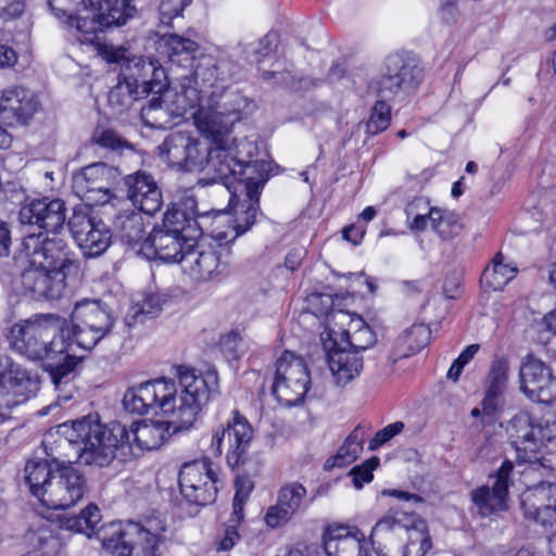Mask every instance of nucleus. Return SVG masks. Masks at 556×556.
Segmentation results:
<instances>
[{"label": "nucleus", "mask_w": 556, "mask_h": 556, "mask_svg": "<svg viewBox=\"0 0 556 556\" xmlns=\"http://www.w3.org/2000/svg\"><path fill=\"white\" fill-rule=\"evenodd\" d=\"M116 175L114 167L102 162L92 163L73 175L72 188L86 202L84 205H102L111 199V187Z\"/></svg>", "instance_id": "aec40b11"}, {"label": "nucleus", "mask_w": 556, "mask_h": 556, "mask_svg": "<svg viewBox=\"0 0 556 556\" xmlns=\"http://www.w3.org/2000/svg\"><path fill=\"white\" fill-rule=\"evenodd\" d=\"M239 540L240 535L238 533L237 527L229 526L226 528L224 536L217 543V551L228 552L237 544Z\"/></svg>", "instance_id": "0e129e2a"}, {"label": "nucleus", "mask_w": 556, "mask_h": 556, "mask_svg": "<svg viewBox=\"0 0 556 556\" xmlns=\"http://www.w3.org/2000/svg\"><path fill=\"white\" fill-rule=\"evenodd\" d=\"M178 384L170 379L150 380L126 390L124 408L132 414H162L170 417L174 432L191 428L203 407L218 393L215 370L197 374L179 367Z\"/></svg>", "instance_id": "f03ea898"}, {"label": "nucleus", "mask_w": 556, "mask_h": 556, "mask_svg": "<svg viewBox=\"0 0 556 556\" xmlns=\"http://www.w3.org/2000/svg\"><path fill=\"white\" fill-rule=\"evenodd\" d=\"M252 438L253 429L249 420L235 409L225 425L213 430L210 453L213 456H220L227 439V463L235 467L248 451Z\"/></svg>", "instance_id": "6ab92c4d"}, {"label": "nucleus", "mask_w": 556, "mask_h": 556, "mask_svg": "<svg viewBox=\"0 0 556 556\" xmlns=\"http://www.w3.org/2000/svg\"><path fill=\"white\" fill-rule=\"evenodd\" d=\"M509 361L506 356H495L488 374V387L482 401L483 409L492 413L496 409L498 399L504 394L508 383Z\"/></svg>", "instance_id": "4c0bfd02"}, {"label": "nucleus", "mask_w": 556, "mask_h": 556, "mask_svg": "<svg viewBox=\"0 0 556 556\" xmlns=\"http://www.w3.org/2000/svg\"><path fill=\"white\" fill-rule=\"evenodd\" d=\"M138 88L134 87V83H128L119 77L118 83L109 92L108 101L112 109L121 113L141 97H144Z\"/></svg>", "instance_id": "de8ad7c7"}, {"label": "nucleus", "mask_w": 556, "mask_h": 556, "mask_svg": "<svg viewBox=\"0 0 556 556\" xmlns=\"http://www.w3.org/2000/svg\"><path fill=\"white\" fill-rule=\"evenodd\" d=\"M174 117L177 116L167 110V104H164L161 93L157 97H153L149 104L141 110L143 123L151 128L169 127Z\"/></svg>", "instance_id": "37998d69"}, {"label": "nucleus", "mask_w": 556, "mask_h": 556, "mask_svg": "<svg viewBox=\"0 0 556 556\" xmlns=\"http://www.w3.org/2000/svg\"><path fill=\"white\" fill-rule=\"evenodd\" d=\"M392 99H382L376 101L371 109L369 119L366 124V130L370 135H377L386 130L391 122V106L388 101Z\"/></svg>", "instance_id": "603ef678"}, {"label": "nucleus", "mask_w": 556, "mask_h": 556, "mask_svg": "<svg viewBox=\"0 0 556 556\" xmlns=\"http://www.w3.org/2000/svg\"><path fill=\"white\" fill-rule=\"evenodd\" d=\"M230 64L226 61L217 62L212 55H200L191 79L202 88L212 99L220 96L225 90V83L230 78Z\"/></svg>", "instance_id": "c9c22d12"}, {"label": "nucleus", "mask_w": 556, "mask_h": 556, "mask_svg": "<svg viewBox=\"0 0 556 556\" xmlns=\"http://www.w3.org/2000/svg\"><path fill=\"white\" fill-rule=\"evenodd\" d=\"M514 465L504 460L493 476L492 485H482L471 492V500L482 517L504 511L508 508V492L513 483Z\"/></svg>", "instance_id": "b1692460"}, {"label": "nucleus", "mask_w": 556, "mask_h": 556, "mask_svg": "<svg viewBox=\"0 0 556 556\" xmlns=\"http://www.w3.org/2000/svg\"><path fill=\"white\" fill-rule=\"evenodd\" d=\"M233 108H217L208 102V105L201 106L192 112L197 128L212 139L210 147L227 146L229 151L239 144L236 138H231L229 132L232 125L242 117L241 110L247 106V100L237 94L233 97Z\"/></svg>", "instance_id": "4468645a"}, {"label": "nucleus", "mask_w": 556, "mask_h": 556, "mask_svg": "<svg viewBox=\"0 0 556 556\" xmlns=\"http://www.w3.org/2000/svg\"><path fill=\"white\" fill-rule=\"evenodd\" d=\"M92 141L99 147L116 153H121L125 149H131V144L116 130L111 128L96 129L92 136Z\"/></svg>", "instance_id": "864d4df0"}, {"label": "nucleus", "mask_w": 556, "mask_h": 556, "mask_svg": "<svg viewBox=\"0 0 556 556\" xmlns=\"http://www.w3.org/2000/svg\"><path fill=\"white\" fill-rule=\"evenodd\" d=\"M23 0H0V17L7 22L18 17L24 11Z\"/></svg>", "instance_id": "e2e57ef3"}, {"label": "nucleus", "mask_w": 556, "mask_h": 556, "mask_svg": "<svg viewBox=\"0 0 556 556\" xmlns=\"http://www.w3.org/2000/svg\"><path fill=\"white\" fill-rule=\"evenodd\" d=\"M125 186L128 199L140 212L153 215L162 207V192L151 175L144 172L128 175L125 177Z\"/></svg>", "instance_id": "72a5a7b5"}, {"label": "nucleus", "mask_w": 556, "mask_h": 556, "mask_svg": "<svg viewBox=\"0 0 556 556\" xmlns=\"http://www.w3.org/2000/svg\"><path fill=\"white\" fill-rule=\"evenodd\" d=\"M430 329L424 324H414L404 330L396 340L400 358L418 353L430 340Z\"/></svg>", "instance_id": "79ce46f5"}, {"label": "nucleus", "mask_w": 556, "mask_h": 556, "mask_svg": "<svg viewBox=\"0 0 556 556\" xmlns=\"http://www.w3.org/2000/svg\"><path fill=\"white\" fill-rule=\"evenodd\" d=\"M525 518L540 525L556 522V483L541 482L528 488L520 496Z\"/></svg>", "instance_id": "c756f323"}, {"label": "nucleus", "mask_w": 556, "mask_h": 556, "mask_svg": "<svg viewBox=\"0 0 556 556\" xmlns=\"http://www.w3.org/2000/svg\"><path fill=\"white\" fill-rule=\"evenodd\" d=\"M39 390V378L0 354V424L8 412L34 396Z\"/></svg>", "instance_id": "2eb2a0df"}, {"label": "nucleus", "mask_w": 556, "mask_h": 556, "mask_svg": "<svg viewBox=\"0 0 556 556\" xmlns=\"http://www.w3.org/2000/svg\"><path fill=\"white\" fill-rule=\"evenodd\" d=\"M71 324V328L65 326L67 341L90 351L111 331L113 319L101 301L84 299L75 304Z\"/></svg>", "instance_id": "1a4fd4ad"}, {"label": "nucleus", "mask_w": 556, "mask_h": 556, "mask_svg": "<svg viewBox=\"0 0 556 556\" xmlns=\"http://www.w3.org/2000/svg\"><path fill=\"white\" fill-rule=\"evenodd\" d=\"M101 519L102 516L98 506L89 504L80 514L66 518L64 527L67 530L83 533L90 538Z\"/></svg>", "instance_id": "49530a36"}, {"label": "nucleus", "mask_w": 556, "mask_h": 556, "mask_svg": "<svg viewBox=\"0 0 556 556\" xmlns=\"http://www.w3.org/2000/svg\"><path fill=\"white\" fill-rule=\"evenodd\" d=\"M11 243L10 229L5 222L0 219V256L9 254Z\"/></svg>", "instance_id": "774afa93"}, {"label": "nucleus", "mask_w": 556, "mask_h": 556, "mask_svg": "<svg viewBox=\"0 0 556 556\" xmlns=\"http://www.w3.org/2000/svg\"><path fill=\"white\" fill-rule=\"evenodd\" d=\"M170 428L174 430L173 420H156L134 422L127 430L121 422L102 425L98 415H88L59 425L55 448L51 446L47 455L58 463L80 462L103 467L112 462L116 451H122L124 456L137 457L143 451L161 447L169 437ZM52 435L50 433L43 440L46 451Z\"/></svg>", "instance_id": "f257e3e1"}, {"label": "nucleus", "mask_w": 556, "mask_h": 556, "mask_svg": "<svg viewBox=\"0 0 556 556\" xmlns=\"http://www.w3.org/2000/svg\"><path fill=\"white\" fill-rule=\"evenodd\" d=\"M424 79L418 58L408 51L391 53L384 61V72L377 83V96L382 99L404 98L414 92Z\"/></svg>", "instance_id": "9d476101"}, {"label": "nucleus", "mask_w": 556, "mask_h": 556, "mask_svg": "<svg viewBox=\"0 0 556 556\" xmlns=\"http://www.w3.org/2000/svg\"><path fill=\"white\" fill-rule=\"evenodd\" d=\"M179 488L184 497L195 505H207L217 495V478L206 464H186L179 471Z\"/></svg>", "instance_id": "393cba45"}, {"label": "nucleus", "mask_w": 556, "mask_h": 556, "mask_svg": "<svg viewBox=\"0 0 556 556\" xmlns=\"http://www.w3.org/2000/svg\"><path fill=\"white\" fill-rule=\"evenodd\" d=\"M517 268L505 264L503 255L496 254L491 266H488L482 273V281L493 290H501L504 288L515 276Z\"/></svg>", "instance_id": "c03bdc74"}, {"label": "nucleus", "mask_w": 556, "mask_h": 556, "mask_svg": "<svg viewBox=\"0 0 556 556\" xmlns=\"http://www.w3.org/2000/svg\"><path fill=\"white\" fill-rule=\"evenodd\" d=\"M206 213L208 214V220L204 232H207L218 243L217 249H227L225 245L233 242L251 228L255 223L257 211H255V205L252 204L245 207L243 217L236 219L225 211Z\"/></svg>", "instance_id": "7c9ffc66"}, {"label": "nucleus", "mask_w": 556, "mask_h": 556, "mask_svg": "<svg viewBox=\"0 0 556 556\" xmlns=\"http://www.w3.org/2000/svg\"><path fill=\"white\" fill-rule=\"evenodd\" d=\"M508 432L519 462L528 463L533 470L552 469L548 460L538 455L541 446L548 444L546 424L541 425L530 414L522 412L513 417Z\"/></svg>", "instance_id": "f8f14e48"}, {"label": "nucleus", "mask_w": 556, "mask_h": 556, "mask_svg": "<svg viewBox=\"0 0 556 556\" xmlns=\"http://www.w3.org/2000/svg\"><path fill=\"white\" fill-rule=\"evenodd\" d=\"M79 42L86 51L94 52L108 63H119L121 75L128 83H134L142 94L160 92L163 88L161 83L164 78V70L156 60H147L143 56H129L127 49L123 46L108 43L105 37H79Z\"/></svg>", "instance_id": "423d86ee"}, {"label": "nucleus", "mask_w": 556, "mask_h": 556, "mask_svg": "<svg viewBox=\"0 0 556 556\" xmlns=\"http://www.w3.org/2000/svg\"><path fill=\"white\" fill-rule=\"evenodd\" d=\"M405 428L403 421H395L379 430L375 437L369 441L368 447L370 451H376L381 445L389 442L395 435L400 434Z\"/></svg>", "instance_id": "680f3d73"}, {"label": "nucleus", "mask_w": 556, "mask_h": 556, "mask_svg": "<svg viewBox=\"0 0 556 556\" xmlns=\"http://www.w3.org/2000/svg\"><path fill=\"white\" fill-rule=\"evenodd\" d=\"M65 319L53 314L34 315L11 328L12 348L31 361H43L56 390L67 386L80 356L65 338Z\"/></svg>", "instance_id": "7ed1b4c3"}, {"label": "nucleus", "mask_w": 556, "mask_h": 556, "mask_svg": "<svg viewBox=\"0 0 556 556\" xmlns=\"http://www.w3.org/2000/svg\"><path fill=\"white\" fill-rule=\"evenodd\" d=\"M67 225L85 256H99L109 248L110 230L102 220L93 215L91 207L75 206Z\"/></svg>", "instance_id": "a211bd4d"}, {"label": "nucleus", "mask_w": 556, "mask_h": 556, "mask_svg": "<svg viewBox=\"0 0 556 556\" xmlns=\"http://www.w3.org/2000/svg\"><path fill=\"white\" fill-rule=\"evenodd\" d=\"M160 92L163 96L164 104H167V110L174 115L182 117L188 112L197 111V108L188 100V97L184 93L179 85L175 88L162 89Z\"/></svg>", "instance_id": "3c124183"}, {"label": "nucleus", "mask_w": 556, "mask_h": 556, "mask_svg": "<svg viewBox=\"0 0 556 556\" xmlns=\"http://www.w3.org/2000/svg\"><path fill=\"white\" fill-rule=\"evenodd\" d=\"M188 245L193 241L185 239L167 232L162 228L155 227L143 240L142 247L139 249L147 257H157L168 263H180V257L187 251Z\"/></svg>", "instance_id": "f704fd0d"}, {"label": "nucleus", "mask_w": 556, "mask_h": 556, "mask_svg": "<svg viewBox=\"0 0 556 556\" xmlns=\"http://www.w3.org/2000/svg\"><path fill=\"white\" fill-rule=\"evenodd\" d=\"M187 251L180 257L182 271L198 282L218 279L228 271L229 249H217L212 245L187 244Z\"/></svg>", "instance_id": "f3484780"}, {"label": "nucleus", "mask_w": 556, "mask_h": 556, "mask_svg": "<svg viewBox=\"0 0 556 556\" xmlns=\"http://www.w3.org/2000/svg\"><path fill=\"white\" fill-rule=\"evenodd\" d=\"M160 157L169 166L184 170L208 168L223 176L229 175L224 159L227 156L222 146L208 147L189 132L175 131L166 136L157 147Z\"/></svg>", "instance_id": "0eeeda50"}, {"label": "nucleus", "mask_w": 556, "mask_h": 556, "mask_svg": "<svg viewBox=\"0 0 556 556\" xmlns=\"http://www.w3.org/2000/svg\"><path fill=\"white\" fill-rule=\"evenodd\" d=\"M363 450V440L356 432L351 433L338 450L333 466L344 467L354 462Z\"/></svg>", "instance_id": "5fc2aeb1"}, {"label": "nucleus", "mask_w": 556, "mask_h": 556, "mask_svg": "<svg viewBox=\"0 0 556 556\" xmlns=\"http://www.w3.org/2000/svg\"><path fill=\"white\" fill-rule=\"evenodd\" d=\"M192 0H161L160 11V28L163 31L162 35H177L172 33L170 29H178L176 23L182 21L181 13L186 7H188Z\"/></svg>", "instance_id": "a18cd8bd"}, {"label": "nucleus", "mask_w": 556, "mask_h": 556, "mask_svg": "<svg viewBox=\"0 0 556 556\" xmlns=\"http://www.w3.org/2000/svg\"><path fill=\"white\" fill-rule=\"evenodd\" d=\"M441 16L446 23H456L458 10L454 0H446L441 4Z\"/></svg>", "instance_id": "69168bd1"}, {"label": "nucleus", "mask_w": 556, "mask_h": 556, "mask_svg": "<svg viewBox=\"0 0 556 556\" xmlns=\"http://www.w3.org/2000/svg\"><path fill=\"white\" fill-rule=\"evenodd\" d=\"M22 252L28 264L48 268L50 273L67 275L74 264L73 253L59 235L29 232L23 239Z\"/></svg>", "instance_id": "ddd939ff"}, {"label": "nucleus", "mask_w": 556, "mask_h": 556, "mask_svg": "<svg viewBox=\"0 0 556 556\" xmlns=\"http://www.w3.org/2000/svg\"><path fill=\"white\" fill-rule=\"evenodd\" d=\"M132 0H49L48 4L59 20L83 35L125 25L136 13Z\"/></svg>", "instance_id": "39448f33"}, {"label": "nucleus", "mask_w": 556, "mask_h": 556, "mask_svg": "<svg viewBox=\"0 0 556 556\" xmlns=\"http://www.w3.org/2000/svg\"><path fill=\"white\" fill-rule=\"evenodd\" d=\"M39 109L36 94L23 86H11L0 93V122L9 126L28 125Z\"/></svg>", "instance_id": "c85d7f7f"}, {"label": "nucleus", "mask_w": 556, "mask_h": 556, "mask_svg": "<svg viewBox=\"0 0 556 556\" xmlns=\"http://www.w3.org/2000/svg\"><path fill=\"white\" fill-rule=\"evenodd\" d=\"M405 215L410 230L424 231L430 224L442 240H451L462 230V225L454 214L431 207L424 198H416L409 202Z\"/></svg>", "instance_id": "412c9836"}, {"label": "nucleus", "mask_w": 556, "mask_h": 556, "mask_svg": "<svg viewBox=\"0 0 556 556\" xmlns=\"http://www.w3.org/2000/svg\"><path fill=\"white\" fill-rule=\"evenodd\" d=\"M160 47L164 49L172 62L181 55H186L185 61L194 60L195 52L199 50L198 43L189 37H161Z\"/></svg>", "instance_id": "8fccbe9b"}, {"label": "nucleus", "mask_w": 556, "mask_h": 556, "mask_svg": "<svg viewBox=\"0 0 556 556\" xmlns=\"http://www.w3.org/2000/svg\"><path fill=\"white\" fill-rule=\"evenodd\" d=\"M379 465V458L374 456L366 460L362 466H356L350 471L353 485L362 489L364 483H368L374 479L372 470Z\"/></svg>", "instance_id": "052dcab7"}, {"label": "nucleus", "mask_w": 556, "mask_h": 556, "mask_svg": "<svg viewBox=\"0 0 556 556\" xmlns=\"http://www.w3.org/2000/svg\"><path fill=\"white\" fill-rule=\"evenodd\" d=\"M101 542L113 556H157L161 536L137 522H114L104 529Z\"/></svg>", "instance_id": "9b49d317"}, {"label": "nucleus", "mask_w": 556, "mask_h": 556, "mask_svg": "<svg viewBox=\"0 0 556 556\" xmlns=\"http://www.w3.org/2000/svg\"><path fill=\"white\" fill-rule=\"evenodd\" d=\"M333 332V338L340 336L341 346L351 350L359 355L362 351H365L372 346L376 342V334L372 329L364 321L363 318L356 317L351 318L349 328L342 332Z\"/></svg>", "instance_id": "58836bf2"}, {"label": "nucleus", "mask_w": 556, "mask_h": 556, "mask_svg": "<svg viewBox=\"0 0 556 556\" xmlns=\"http://www.w3.org/2000/svg\"><path fill=\"white\" fill-rule=\"evenodd\" d=\"M18 219L23 225L37 226L39 232L59 235L66 220L65 203L48 197L27 200L21 205Z\"/></svg>", "instance_id": "5701e85b"}, {"label": "nucleus", "mask_w": 556, "mask_h": 556, "mask_svg": "<svg viewBox=\"0 0 556 556\" xmlns=\"http://www.w3.org/2000/svg\"><path fill=\"white\" fill-rule=\"evenodd\" d=\"M222 149L227 153L224 159L225 165L229 169V175L223 176L220 173H215L216 178L222 180L228 188L230 185L237 184L242 187L248 198V205H255V211H258V198L261 190L268 179L269 164L265 161H245L244 156H251L253 144L249 141L240 140L233 150L228 149L227 146H222Z\"/></svg>", "instance_id": "6e6552de"}, {"label": "nucleus", "mask_w": 556, "mask_h": 556, "mask_svg": "<svg viewBox=\"0 0 556 556\" xmlns=\"http://www.w3.org/2000/svg\"><path fill=\"white\" fill-rule=\"evenodd\" d=\"M162 309V299L159 294L149 293L142 296L130 308V315L126 317L127 324L130 326L137 323H143L144 319H152L159 315Z\"/></svg>", "instance_id": "09e8293b"}, {"label": "nucleus", "mask_w": 556, "mask_h": 556, "mask_svg": "<svg viewBox=\"0 0 556 556\" xmlns=\"http://www.w3.org/2000/svg\"><path fill=\"white\" fill-rule=\"evenodd\" d=\"M179 86L188 97V100L194 104L197 110L201 106L208 105V102H213V99L207 93H204L202 88L199 85H195L194 79H191L189 76L184 77L179 81Z\"/></svg>", "instance_id": "4d7b16f0"}, {"label": "nucleus", "mask_w": 556, "mask_h": 556, "mask_svg": "<svg viewBox=\"0 0 556 556\" xmlns=\"http://www.w3.org/2000/svg\"><path fill=\"white\" fill-rule=\"evenodd\" d=\"M114 230L116 237L125 244L142 247L144 235V219L136 211H125L119 213L114 220Z\"/></svg>", "instance_id": "a19ab883"}, {"label": "nucleus", "mask_w": 556, "mask_h": 556, "mask_svg": "<svg viewBox=\"0 0 556 556\" xmlns=\"http://www.w3.org/2000/svg\"><path fill=\"white\" fill-rule=\"evenodd\" d=\"M311 376L304 359L286 351L277 361L273 394L286 406L302 402L309 389Z\"/></svg>", "instance_id": "dca6fc26"}, {"label": "nucleus", "mask_w": 556, "mask_h": 556, "mask_svg": "<svg viewBox=\"0 0 556 556\" xmlns=\"http://www.w3.org/2000/svg\"><path fill=\"white\" fill-rule=\"evenodd\" d=\"M520 389L533 401L552 404L556 401V376L540 359L527 356L519 369Z\"/></svg>", "instance_id": "bb28decb"}, {"label": "nucleus", "mask_w": 556, "mask_h": 556, "mask_svg": "<svg viewBox=\"0 0 556 556\" xmlns=\"http://www.w3.org/2000/svg\"><path fill=\"white\" fill-rule=\"evenodd\" d=\"M17 62L16 52L8 46H0V67H11Z\"/></svg>", "instance_id": "338daca9"}, {"label": "nucleus", "mask_w": 556, "mask_h": 556, "mask_svg": "<svg viewBox=\"0 0 556 556\" xmlns=\"http://www.w3.org/2000/svg\"><path fill=\"white\" fill-rule=\"evenodd\" d=\"M66 274L50 273L48 268L29 266L23 271L18 292L34 301L60 299L66 287Z\"/></svg>", "instance_id": "cd10ccee"}, {"label": "nucleus", "mask_w": 556, "mask_h": 556, "mask_svg": "<svg viewBox=\"0 0 556 556\" xmlns=\"http://www.w3.org/2000/svg\"><path fill=\"white\" fill-rule=\"evenodd\" d=\"M323 543L327 556H368L365 534L355 527L329 526Z\"/></svg>", "instance_id": "473e14b6"}, {"label": "nucleus", "mask_w": 556, "mask_h": 556, "mask_svg": "<svg viewBox=\"0 0 556 556\" xmlns=\"http://www.w3.org/2000/svg\"><path fill=\"white\" fill-rule=\"evenodd\" d=\"M306 488L300 482L282 485L277 494V503L269 506L265 522L271 529L285 526L289 520L306 507Z\"/></svg>", "instance_id": "2f4dec72"}, {"label": "nucleus", "mask_w": 556, "mask_h": 556, "mask_svg": "<svg viewBox=\"0 0 556 556\" xmlns=\"http://www.w3.org/2000/svg\"><path fill=\"white\" fill-rule=\"evenodd\" d=\"M370 542L379 556H425L432 541L425 520L390 510L374 526Z\"/></svg>", "instance_id": "20e7f679"}, {"label": "nucleus", "mask_w": 556, "mask_h": 556, "mask_svg": "<svg viewBox=\"0 0 556 556\" xmlns=\"http://www.w3.org/2000/svg\"><path fill=\"white\" fill-rule=\"evenodd\" d=\"M236 493L233 496V521H241L243 519V507L248 501L253 483L248 477H238L235 482Z\"/></svg>", "instance_id": "6e6d98bb"}, {"label": "nucleus", "mask_w": 556, "mask_h": 556, "mask_svg": "<svg viewBox=\"0 0 556 556\" xmlns=\"http://www.w3.org/2000/svg\"><path fill=\"white\" fill-rule=\"evenodd\" d=\"M329 369L338 386H346L363 370V357L351 350L341 346L338 338H333V351L328 358Z\"/></svg>", "instance_id": "e433bc0d"}, {"label": "nucleus", "mask_w": 556, "mask_h": 556, "mask_svg": "<svg viewBox=\"0 0 556 556\" xmlns=\"http://www.w3.org/2000/svg\"><path fill=\"white\" fill-rule=\"evenodd\" d=\"M47 488L41 505L49 509H67L83 498L86 480L75 467L62 465L58 466L54 478Z\"/></svg>", "instance_id": "4be33fe9"}, {"label": "nucleus", "mask_w": 556, "mask_h": 556, "mask_svg": "<svg viewBox=\"0 0 556 556\" xmlns=\"http://www.w3.org/2000/svg\"><path fill=\"white\" fill-rule=\"evenodd\" d=\"M480 350V344L473 343L468 345L459 355L458 357L452 363L448 371H447V379L456 382L464 369V367L469 364L470 361L473 359V357L477 355V353Z\"/></svg>", "instance_id": "13d9d810"}, {"label": "nucleus", "mask_w": 556, "mask_h": 556, "mask_svg": "<svg viewBox=\"0 0 556 556\" xmlns=\"http://www.w3.org/2000/svg\"><path fill=\"white\" fill-rule=\"evenodd\" d=\"M54 472L48 460L41 458L29 459L24 467V481L33 496L40 503L48 490V483L53 480Z\"/></svg>", "instance_id": "ea45409f"}, {"label": "nucleus", "mask_w": 556, "mask_h": 556, "mask_svg": "<svg viewBox=\"0 0 556 556\" xmlns=\"http://www.w3.org/2000/svg\"><path fill=\"white\" fill-rule=\"evenodd\" d=\"M182 205L168 206L162 224L155 227L191 241L198 240L204 233V228H207L208 214L197 211L193 198L186 199Z\"/></svg>", "instance_id": "a878e982"}, {"label": "nucleus", "mask_w": 556, "mask_h": 556, "mask_svg": "<svg viewBox=\"0 0 556 556\" xmlns=\"http://www.w3.org/2000/svg\"><path fill=\"white\" fill-rule=\"evenodd\" d=\"M219 346L228 359L239 358L244 353V343L238 332L231 331L223 336L219 340Z\"/></svg>", "instance_id": "bf43d9fd"}]
</instances>
